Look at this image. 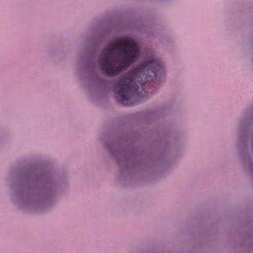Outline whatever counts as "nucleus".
Here are the masks:
<instances>
[{
  "instance_id": "nucleus-3",
  "label": "nucleus",
  "mask_w": 253,
  "mask_h": 253,
  "mask_svg": "<svg viewBox=\"0 0 253 253\" xmlns=\"http://www.w3.org/2000/svg\"><path fill=\"white\" fill-rule=\"evenodd\" d=\"M121 43V41L111 42L102 51L103 57L99 60V66L102 73L107 77H114L126 70L139 57L140 48L135 43L127 45L128 54L124 50L115 57L114 52Z\"/></svg>"
},
{
  "instance_id": "nucleus-5",
  "label": "nucleus",
  "mask_w": 253,
  "mask_h": 253,
  "mask_svg": "<svg viewBox=\"0 0 253 253\" xmlns=\"http://www.w3.org/2000/svg\"><path fill=\"white\" fill-rule=\"evenodd\" d=\"M107 148L108 150V151L112 154H113V151L112 150V149L111 148V147L108 145H107Z\"/></svg>"
},
{
  "instance_id": "nucleus-6",
  "label": "nucleus",
  "mask_w": 253,
  "mask_h": 253,
  "mask_svg": "<svg viewBox=\"0 0 253 253\" xmlns=\"http://www.w3.org/2000/svg\"><path fill=\"white\" fill-rule=\"evenodd\" d=\"M126 40L129 42H132V40L130 39H129V38H127Z\"/></svg>"
},
{
  "instance_id": "nucleus-2",
  "label": "nucleus",
  "mask_w": 253,
  "mask_h": 253,
  "mask_svg": "<svg viewBox=\"0 0 253 253\" xmlns=\"http://www.w3.org/2000/svg\"><path fill=\"white\" fill-rule=\"evenodd\" d=\"M165 72L164 64L161 60L151 59L143 61L116 83L119 87L116 97L117 101L122 105L130 106L141 101L143 95L138 91L140 86L144 90L146 83L154 78L160 82Z\"/></svg>"
},
{
  "instance_id": "nucleus-1",
  "label": "nucleus",
  "mask_w": 253,
  "mask_h": 253,
  "mask_svg": "<svg viewBox=\"0 0 253 253\" xmlns=\"http://www.w3.org/2000/svg\"><path fill=\"white\" fill-rule=\"evenodd\" d=\"M57 188L54 173L36 165L24 169L20 172L17 194L24 205L43 210L54 199Z\"/></svg>"
},
{
  "instance_id": "nucleus-4",
  "label": "nucleus",
  "mask_w": 253,
  "mask_h": 253,
  "mask_svg": "<svg viewBox=\"0 0 253 253\" xmlns=\"http://www.w3.org/2000/svg\"><path fill=\"white\" fill-rule=\"evenodd\" d=\"M117 159L120 165H125L127 169H136L144 165L146 159L144 158L143 153L135 148L127 150H120Z\"/></svg>"
}]
</instances>
